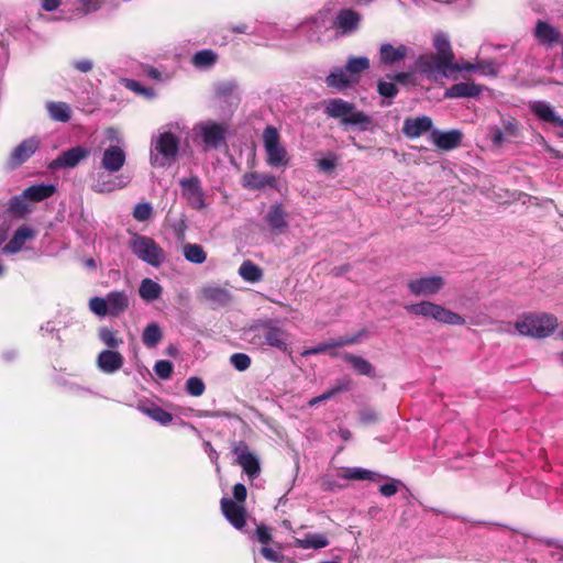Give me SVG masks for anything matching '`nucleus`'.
<instances>
[{
    "label": "nucleus",
    "instance_id": "nucleus-1",
    "mask_svg": "<svg viewBox=\"0 0 563 563\" xmlns=\"http://www.w3.org/2000/svg\"><path fill=\"white\" fill-rule=\"evenodd\" d=\"M185 130L186 125L181 121L169 122L157 130L151 139L152 166L167 167L176 161Z\"/></svg>",
    "mask_w": 563,
    "mask_h": 563
},
{
    "label": "nucleus",
    "instance_id": "nucleus-2",
    "mask_svg": "<svg viewBox=\"0 0 563 563\" xmlns=\"http://www.w3.org/2000/svg\"><path fill=\"white\" fill-rule=\"evenodd\" d=\"M433 46L437 54H426L418 58L417 68L429 78L437 79L443 76L450 65L454 62V53L446 34L438 33L433 38Z\"/></svg>",
    "mask_w": 563,
    "mask_h": 563
},
{
    "label": "nucleus",
    "instance_id": "nucleus-3",
    "mask_svg": "<svg viewBox=\"0 0 563 563\" xmlns=\"http://www.w3.org/2000/svg\"><path fill=\"white\" fill-rule=\"evenodd\" d=\"M514 327L519 335L543 339L554 332L558 319L554 314L547 312H527L517 318Z\"/></svg>",
    "mask_w": 563,
    "mask_h": 563
},
{
    "label": "nucleus",
    "instance_id": "nucleus-4",
    "mask_svg": "<svg viewBox=\"0 0 563 563\" xmlns=\"http://www.w3.org/2000/svg\"><path fill=\"white\" fill-rule=\"evenodd\" d=\"M227 133L228 125L213 120L200 121L191 130L192 142L206 152L221 147Z\"/></svg>",
    "mask_w": 563,
    "mask_h": 563
},
{
    "label": "nucleus",
    "instance_id": "nucleus-5",
    "mask_svg": "<svg viewBox=\"0 0 563 563\" xmlns=\"http://www.w3.org/2000/svg\"><path fill=\"white\" fill-rule=\"evenodd\" d=\"M405 309L409 314L426 320H433L449 325L465 324V319L461 314L432 301L410 303L405 306Z\"/></svg>",
    "mask_w": 563,
    "mask_h": 563
},
{
    "label": "nucleus",
    "instance_id": "nucleus-6",
    "mask_svg": "<svg viewBox=\"0 0 563 563\" xmlns=\"http://www.w3.org/2000/svg\"><path fill=\"white\" fill-rule=\"evenodd\" d=\"M250 342L257 346H272L283 352L287 351L289 334L283 328L267 321L255 324L249 331Z\"/></svg>",
    "mask_w": 563,
    "mask_h": 563
},
{
    "label": "nucleus",
    "instance_id": "nucleus-7",
    "mask_svg": "<svg viewBox=\"0 0 563 563\" xmlns=\"http://www.w3.org/2000/svg\"><path fill=\"white\" fill-rule=\"evenodd\" d=\"M129 306V295L124 290L110 291L106 297H92L89 300L90 310L99 317H119Z\"/></svg>",
    "mask_w": 563,
    "mask_h": 563
},
{
    "label": "nucleus",
    "instance_id": "nucleus-8",
    "mask_svg": "<svg viewBox=\"0 0 563 563\" xmlns=\"http://www.w3.org/2000/svg\"><path fill=\"white\" fill-rule=\"evenodd\" d=\"M324 112L330 118L340 119L343 125L365 126L371 122L364 112L355 110L353 103L340 98L328 100Z\"/></svg>",
    "mask_w": 563,
    "mask_h": 563
},
{
    "label": "nucleus",
    "instance_id": "nucleus-9",
    "mask_svg": "<svg viewBox=\"0 0 563 563\" xmlns=\"http://www.w3.org/2000/svg\"><path fill=\"white\" fill-rule=\"evenodd\" d=\"M263 146L266 154L265 162L268 166L278 168L289 164V155L282 144L280 135L275 126L268 125L263 131Z\"/></svg>",
    "mask_w": 563,
    "mask_h": 563
},
{
    "label": "nucleus",
    "instance_id": "nucleus-10",
    "mask_svg": "<svg viewBox=\"0 0 563 563\" xmlns=\"http://www.w3.org/2000/svg\"><path fill=\"white\" fill-rule=\"evenodd\" d=\"M133 254L151 266L158 267L165 261L163 249L151 238L135 234L130 241Z\"/></svg>",
    "mask_w": 563,
    "mask_h": 563
},
{
    "label": "nucleus",
    "instance_id": "nucleus-11",
    "mask_svg": "<svg viewBox=\"0 0 563 563\" xmlns=\"http://www.w3.org/2000/svg\"><path fill=\"white\" fill-rule=\"evenodd\" d=\"M344 479L351 481H371V482H380L386 478L387 482L380 485L379 493L385 497L394 496L401 485L399 479L386 477L379 473L362 468V467H350L344 471L341 475Z\"/></svg>",
    "mask_w": 563,
    "mask_h": 563
},
{
    "label": "nucleus",
    "instance_id": "nucleus-12",
    "mask_svg": "<svg viewBox=\"0 0 563 563\" xmlns=\"http://www.w3.org/2000/svg\"><path fill=\"white\" fill-rule=\"evenodd\" d=\"M126 162L125 144H108L100 155V168L107 173L115 174L122 169Z\"/></svg>",
    "mask_w": 563,
    "mask_h": 563
},
{
    "label": "nucleus",
    "instance_id": "nucleus-13",
    "mask_svg": "<svg viewBox=\"0 0 563 563\" xmlns=\"http://www.w3.org/2000/svg\"><path fill=\"white\" fill-rule=\"evenodd\" d=\"M444 285L445 280L442 276L430 275L410 279L407 287L413 296L429 297L437 295Z\"/></svg>",
    "mask_w": 563,
    "mask_h": 563
},
{
    "label": "nucleus",
    "instance_id": "nucleus-14",
    "mask_svg": "<svg viewBox=\"0 0 563 563\" xmlns=\"http://www.w3.org/2000/svg\"><path fill=\"white\" fill-rule=\"evenodd\" d=\"M130 183L128 177L114 176L103 169L91 174V189L98 194H109L124 188Z\"/></svg>",
    "mask_w": 563,
    "mask_h": 563
},
{
    "label": "nucleus",
    "instance_id": "nucleus-15",
    "mask_svg": "<svg viewBox=\"0 0 563 563\" xmlns=\"http://www.w3.org/2000/svg\"><path fill=\"white\" fill-rule=\"evenodd\" d=\"M233 453L236 456V463L243 468L250 479L258 476L261 467L260 461L254 453H252L244 442H239L233 448Z\"/></svg>",
    "mask_w": 563,
    "mask_h": 563
},
{
    "label": "nucleus",
    "instance_id": "nucleus-16",
    "mask_svg": "<svg viewBox=\"0 0 563 563\" xmlns=\"http://www.w3.org/2000/svg\"><path fill=\"white\" fill-rule=\"evenodd\" d=\"M179 185L183 196L194 209L201 210L206 208L205 194L197 177L183 178Z\"/></svg>",
    "mask_w": 563,
    "mask_h": 563
},
{
    "label": "nucleus",
    "instance_id": "nucleus-17",
    "mask_svg": "<svg viewBox=\"0 0 563 563\" xmlns=\"http://www.w3.org/2000/svg\"><path fill=\"white\" fill-rule=\"evenodd\" d=\"M89 150L82 146H75L63 152L58 157L51 162L49 168H74L80 161L85 159L89 155Z\"/></svg>",
    "mask_w": 563,
    "mask_h": 563
},
{
    "label": "nucleus",
    "instance_id": "nucleus-18",
    "mask_svg": "<svg viewBox=\"0 0 563 563\" xmlns=\"http://www.w3.org/2000/svg\"><path fill=\"white\" fill-rule=\"evenodd\" d=\"M97 367L104 374H113L122 368L124 357L121 353L114 350H102L96 360Z\"/></svg>",
    "mask_w": 563,
    "mask_h": 563
},
{
    "label": "nucleus",
    "instance_id": "nucleus-19",
    "mask_svg": "<svg viewBox=\"0 0 563 563\" xmlns=\"http://www.w3.org/2000/svg\"><path fill=\"white\" fill-rule=\"evenodd\" d=\"M201 299L208 302L212 308L223 307L230 303L231 292L218 285H207L200 290Z\"/></svg>",
    "mask_w": 563,
    "mask_h": 563
},
{
    "label": "nucleus",
    "instance_id": "nucleus-20",
    "mask_svg": "<svg viewBox=\"0 0 563 563\" xmlns=\"http://www.w3.org/2000/svg\"><path fill=\"white\" fill-rule=\"evenodd\" d=\"M531 112L542 122L550 123L563 129V119L559 117L553 106L543 100H536L529 103Z\"/></svg>",
    "mask_w": 563,
    "mask_h": 563
},
{
    "label": "nucleus",
    "instance_id": "nucleus-21",
    "mask_svg": "<svg viewBox=\"0 0 563 563\" xmlns=\"http://www.w3.org/2000/svg\"><path fill=\"white\" fill-rule=\"evenodd\" d=\"M221 509L224 517L235 529L240 530L245 526L246 510L243 505L236 504L229 498H222Z\"/></svg>",
    "mask_w": 563,
    "mask_h": 563
},
{
    "label": "nucleus",
    "instance_id": "nucleus-22",
    "mask_svg": "<svg viewBox=\"0 0 563 563\" xmlns=\"http://www.w3.org/2000/svg\"><path fill=\"white\" fill-rule=\"evenodd\" d=\"M40 143L41 142L37 136H32L22 141L11 153L10 164L13 167H16L26 162L36 152Z\"/></svg>",
    "mask_w": 563,
    "mask_h": 563
},
{
    "label": "nucleus",
    "instance_id": "nucleus-23",
    "mask_svg": "<svg viewBox=\"0 0 563 563\" xmlns=\"http://www.w3.org/2000/svg\"><path fill=\"white\" fill-rule=\"evenodd\" d=\"M361 21V15L352 10L344 9L339 12L334 21V26L341 32V34H350L357 30Z\"/></svg>",
    "mask_w": 563,
    "mask_h": 563
},
{
    "label": "nucleus",
    "instance_id": "nucleus-24",
    "mask_svg": "<svg viewBox=\"0 0 563 563\" xmlns=\"http://www.w3.org/2000/svg\"><path fill=\"white\" fill-rule=\"evenodd\" d=\"M538 42L547 47H552L560 40V32L550 23L538 20L533 31Z\"/></svg>",
    "mask_w": 563,
    "mask_h": 563
},
{
    "label": "nucleus",
    "instance_id": "nucleus-25",
    "mask_svg": "<svg viewBox=\"0 0 563 563\" xmlns=\"http://www.w3.org/2000/svg\"><path fill=\"white\" fill-rule=\"evenodd\" d=\"M137 410L162 426H167L173 420L172 413L150 400L139 401Z\"/></svg>",
    "mask_w": 563,
    "mask_h": 563
},
{
    "label": "nucleus",
    "instance_id": "nucleus-26",
    "mask_svg": "<svg viewBox=\"0 0 563 563\" xmlns=\"http://www.w3.org/2000/svg\"><path fill=\"white\" fill-rule=\"evenodd\" d=\"M35 238V231L26 225L20 227L8 244L4 245L2 252L5 254H15L20 252L24 244Z\"/></svg>",
    "mask_w": 563,
    "mask_h": 563
},
{
    "label": "nucleus",
    "instance_id": "nucleus-27",
    "mask_svg": "<svg viewBox=\"0 0 563 563\" xmlns=\"http://www.w3.org/2000/svg\"><path fill=\"white\" fill-rule=\"evenodd\" d=\"M431 137L437 147L443 151H451L461 144L462 133L459 130H451L448 132L434 130L431 133Z\"/></svg>",
    "mask_w": 563,
    "mask_h": 563
},
{
    "label": "nucleus",
    "instance_id": "nucleus-28",
    "mask_svg": "<svg viewBox=\"0 0 563 563\" xmlns=\"http://www.w3.org/2000/svg\"><path fill=\"white\" fill-rule=\"evenodd\" d=\"M409 53V47L399 44L394 46L393 44L385 43L380 45L379 48V59L383 64L394 65L400 60H402Z\"/></svg>",
    "mask_w": 563,
    "mask_h": 563
},
{
    "label": "nucleus",
    "instance_id": "nucleus-29",
    "mask_svg": "<svg viewBox=\"0 0 563 563\" xmlns=\"http://www.w3.org/2000/svg\"><path fill=\"white\" fill-rule=\"evenodd\" d=\"M242 185L247 189H262L266 186L274 187L276 177L267 173L250 172L242 177Z\"/></svg>",
    "mask_w": 563,
    "mask_h": 563
},
{
    "label": "nucleus",
    "instance_id": "nucleus-30",
    "mask_svg": "<svg viewBox=\"0 0 563 563\" xmlns=\"http://www.w3.org/2000/svg\"><path fill=\"white\" fill-rule=\"evenodd\" d=\"M432 128V120L429 117H419L413 119H407L404 122L402 132L410 139L419 137L424 132Z\"/></svg>",
    "mask_w": 563,
    "mask_h": 563
},
{
    "label": "nucleus",
    "instance_id": "nucleus-31",
    "mask_svg": "<svg viewBox=\"0 0 563 563\" xmlns=\"http://www.w3.org/2000/svg\"><path fill=\"white\" fill-rule=\"evenodd\" d=\"M483 87L474 82H459L444 92L445 98H473L482 93Z\"/></svg>",
    "mask_w": 563,
    "mask_h": 563
},
{
    "label": "nucleus",
    "instance_id": "nucleus-32",
    "mask_svg": "<svg viewBox=\"0 0 563 563\" xmlns=\"http://www.w3.org/2000/svg\"><path fill=\"white\" fill-rule=\"evenodd\" d=\"M357 78L352 77L347 69L344 67H335L325 78V84L335 89H344L352 84L356 82Z\"/></svg>",
    "mask_w": 563,
    "mask_h": 563
},
{
    "label": "nucleus",
    "instance_id": "nucleus-33",
    "mask_svg": "<svg viewBox=\"0 0 563 563\" xmlns=\"http://www.w3.org/2000/svg\"><path fill=\"white\" fill-rule=\"evenodd\" d=\"M163 295V287L161 284L152 278H144L139 286L140 298L150 303L158 300Z\"/></svg>",
    "mask_w": 563,
    "mask_h": 563
},
{
    "label": "nucleus",
    "instance_id": "nucleus-34",
    "mask_svg": "<svg viewBox=\"0 0 563 563\" xmlns=\"http://www.w3.org/2000/svg\"><path fill=\"white\" fill-rule=\"evenodd\" d=\"M265 220L274 231H282L288 225L287 213L280 203H275L269 208Z\"/></svg>",
    "mask_w": 563,
    "mask_h": 563
},
{
    "label": "nucleus",
    "instance_id": "nucleus-35",
    "mask_svg": "<svg viewBox=\"0 0 563 563\" xmlns=\"http://www.w3.org/2000/svg\"><path fill=\"white\" fill-rule=\"evenodd\" d=\"M294 545L300 549H322L329 545V540L321 533H308L303 538H296Z\"/></svg>",
    "mask_w": 563,
    "mask_h": 563
},
{
    "label": "nucleus",
    "instance_id": "nucleus-36",
    "mask_svg": "<svg viewBox=\"0 0 563 563\" xmlns=\"http://www.w3.org/2000/svg\"><path fill=\"white\" fill-rule=\"evenodd\" d=\"M23 192L27 200L38 202L51 197L55 192V186L44 184L33 185L26 188Z\"/></svg>",
    "mask_w": 563,
    "mask_h": 563
},
{
    "label": "nucleus",
    "instance_id": "nucleus-37",
    "mask_svg": "<svg viewBox=\"0 0 563 563\" xmlns=\"http://www.w3.org/2000/svg\"><path fill=\"white\" fill-rule=\"evenodd\" d=\"M218 59V54L212 49L198 51L191 57V63L197 69L206 70L211 68Z\"/></svg>",
    "mask_w": 563,
    "mask_h": 563
},
{
    "label": "nucleus",
    "instance_id": "nucleus-38",
    "mask_svg": "<svg viewBox=\"0 0 563 563\" xmlns=\"http://www.w3.org/2000/svg\"><path fill=\"white\" fill-rule=\"evenodd\" d=\"M46 110L52 120L67 122L70 119V107L66 102L49 101L46 103Z\"/></svg>",
    "mask_w": 563,
    "mask_h": 563
},
{
    "label": "nucleus",
    "instance_id": "nucleus-39",
    "mask_svg": "<svg viewBox=\"0 0 563 563\" xmlns=\"http://www.w3.org/2000/svg\"><path fill=\"white\" fill-rule=\"evenodd\" d=\"M343 358L351 364L356 373L368 377H375V371L372 364L361 356L344 354Z\"/></svg>",
    "mask_w": 563,
    "mask_h": 563
},
{
    "label": "nucleus",
    "instance_id": "nucleus-40",
    "mask_svg": "<svg viewBox=\"0 0 563 563\" xmlns=\"http://www.w3.org/2000/svg\"><path fill=\"white\" fill-rule=\"evenodd\" d=\"M239 275L245 282L254 284L258 283L263 278V271L260 266L247 260L241 264Z\"/></svg>",
    "mask_w": 563,
    "mask_h": 563
},
{
    "label": "nucleus",
    "instance_id": "nucleus-41",
    "mask_svg": "<svg viewBox=\"0 0 563 563\" xmlns=\"http://www.w3.org/2000/svg\"><path fill=\"white\" fill-rule=\"evenodd\" d=\"M163 339L161 327L156 322H152L145 327L142 333V342L148 347H155Z\"/></svg>",
    "mask_w": 563,
    "mask_h": 563
},
{
    "label": "nucleus",
    "instance_id": "nucleus-42",
    "mask_svg": "<svg viewBox=\"0 0 563 563\" xmlns=\"http://www.w3.org/2000/svg\"><path fill=\"white\" fill-rule=\"evenodd\" d=\"M183 255L186 261L192 264H202L207 260L203 247L197 243H187L183 246Z\"/></svg>",
    "mask_w": 563,
    "mask_h": 563
},
{
    "label": "nucleus",
    "instance_id": "nucleus-43",
    "mask_svg": "<svg viewBox=\"0 0 563 563\" xmlns=\"http://www.w3.org/2000/svg\"><path fill=\"white\" fill-rule=\"evenodd\" d=\"M354 342L353 339H341V340H331L329 342H325V343H320L311 349H307L305 350L301 355L302 356H309V355H314V354H321V353H325L334 347H338V346H343V345H349V344H352Z\"/></svg>",
    "mask_w": 563,
    "mask_h": 563
},
{
    "label": "nucleus",
    "instance_id": "nucleus-44",
    "mask_svg": "<svg viewBox=\"0 0 563 563\" xmlns=\"http://www.w3.org/2000/svg\"><path fill=\"white\" fill-rule=\"evenodd\" d=\"M369 59L365 56H350L346 60L345 68L352 77H356L358 79V75L368 69Z\"/></svg>",
    "mask_w": 563,
    "mask_h": 563
},
{
    "label": "nucleus",
    "instance_id": "nucleus-45",
    "mask_svg": "<svg viewBox=\"0 0 563 563\" xmlns=\"http://www.w3.org/2000/svg\"><path fill=\"white\" fill-rule=\"evenodd\" d=\"M350 379H340L338 382V385L334 386L333 388H331L330 390L323 393L322 395L318 396V397H314L312 398L310 401H309V405L310 406H314L321 401H324V400H328L330 399L331 397H333L334 395H336L340 391H343V390H347L350 388Z\"/></svg>",
    "mask_w": 563,
    "mask_h": 563
},
{
    "label": "nucleus",
    "instance_id": "nucleus-46",
    "mask_svg": "<svg viewBox=\"0 0 563 563\" xmlns=\"http://www.w3.org/2000/svg\"><path fill=\"white\" fill-rule=\"evenodd\" d=\"M98 335L102 343L110 350H113L123 343L122 339L118 338L117 332L107 327L101 328Z\"/></svg>",
    "mask_w": 563,
    "mask_h": 563
},
{
    "label": "nucleus",
    "instance_id": "nucleus-47",
    "mask_svg": "<svg viewBox=\"0 0 563 563\" xmlns=\"http://www.w3.org/2000/svg\"><path fill=\"white\" fill-rule=\"evenodd\" d=\"M124 86L129 90H131L137 95H142V96L146 97L147 99H152L155 97V91L152 88L142 86L141 82L137 80L126 79L124 81Z\"/></svg>",
    "mask_w": 563,
    "mask_h": 563
},
{
    "label": "nucleus",
    "instance_id": "nucleus-48",
    "mask_svg": "<svg viewBox=\"0 0 563 563\" xmlns=\"http://www.w3.org/2000/svg\"><path fill=\"white\" fill-rule=\"evenodd\" d=\"M230 364L239 372H244L251 366V357L245 353H234L230 356Z\"/></svg>",
    "mask_w": 563,
    "mask_h": 563
},
{
    "label": "nucleus",
    "instance_id": "nucleus-49",
    "mask_svg": "<svg viewBox=\"0 0 563 563\" xmlns=\"http://www.w3.org/2000/svg\"><path fill=\"white\" fill-rule=\"evenodd\" d=\"M205 383L199 377H189L186 382V390L189 395L199 397L205 393Z\"/></svg>",
    "mask_w": 563,
    "mask_h": 563
},
{
    "label": "nucleus",
    "instance_id": "nucleus-50",
    "mask_svg": "<svg viewBox=\"0 0 563 563\" xmlns=\"http://www.w3.org/2000/svg\"><path fill=\"white\" fill-rule=\"evenodd\" d=\"M456 71H477V63H452L442 77L450 78Z\"/></svg>",
    "mask_w": 563,
    "mask_h": 563
},
{
    "label": "nucleus",
    "instance_id": "nucleus-51",
    "mask_svg": "<svg viewBox=\"0 0 563 563\" xmlns=\"http://www.w3.org/2000/svg\"><path fill=\"white\" fill-rule=\"evenodd\" d=\"M27 198L24 197V192L20 196L12 197L9 203L10 210L16 214L25 213L29 210V207L25 202Z\"/></svg>",
    "mask_w": 563,
    "mask_h": 563
},
{
    "label": "nucleus",
    "instance_id": "nucleus-52",
    "mask_svg": "<svg viewBox=\"0 0 563 563\" xmlns=\"http://www.w3.org/2000/svg\"><path fill=\"white\" fill-rule=\"evenodd\" d=\"M152 213H153V208L147 202L137 203L133 210V217L137 221L148 220L151 218Z\"/></svg>",
    "mask_w": 563,
    "mask_h": 563
},
{
    "label": "nucleus",
    "instance_id": "nucleus-53",
    "mask_svg": "<svg viewBox=\"0 0 563 563\" xmlns=\"http://www.w3.org/2000/svg\"><path fill=\"white\" fill-rule=\"evenodd\" d=\"M173 364L172 362L169 361H166V360H161V361H157L154 365V372L155 374L162 378V379H167L170 377L172 373H173Z\"/></svg>",
    "mask_w": 563,
    "mask_h": 563
},
{
    "label": "nucleus",
    "instance_id": "nucleus-54",
    "mask_svg": "<svg viewBox=\"0 0 563 563\" xmlns=\"http://www.w3.org/2000/svg\"><path fill=\"white\" fill-rule=\"evenodd\" d=\"M477 71L484 76H496L499 71V66L492 60H478Z\"/></svg>",
    "mask_w": 563,
    "mask_h": 563
},
{
    "label": "nucleus",
    "instance_id": "nucleus-55",
    "mask_svg": "<svg viewBox=\"0 0 563 563\" xmlns=\"http://www.w3.org/2000/svg\"><path fill=\"white\" fill-rule=\"evenodd\" d=\"M377 90L385 98H394L398 93V89L393 81H378Z\"/></svg>",
    "mask_w": 563,
    "mask_h": 563
},
{
    "label": "nucleus",
    "instance_id": "nucleus-56",
    "mask_svg": "<svg viewBox=\"0 0 563 563\" xmlns=\"http://www.w3.org/2000/svg\"><path fill=\"white\" fill-rule=\"evenodd\" d=\"M76 3L81 5V10L84 14L95 12L100 9L99 0H76Z\"/></svg>",
    "mask_w": 563,
    "mask_h": 563
},
{
    "label": "nucleus",
    "instance_id": "nucleus-57",
    "mask_svg": "<svg viewBox=\"0 0 563 563\" xmlns=\"http://www.w3.org/2000/svg\"><path fill=\"white\" fill-rule=\"evenodd\" d=\"M336 163V157L330 154L328 157H323L318 161L317 166L322 172H331L334 169Z\"/></svg>",
    "mask_w": 563,
    "mask_h": 563
},
{
    "label": "nucleus",
    "instance_id": "nucleus-58",
    "mask_svg": "<svg viewBox=\"0 0 563 563\" xmlns=\"http://www.w3.org/2000/svg\"><path fill=\"white\" fill-rule=\"evenodd\" d=\"M106 140L109 144H124L123 137L120 132L114 128H108L104 131Z\"/></svg>",
    "mask_w": 563,
    "mask_h": 563
},
{
    "label": "nucleus",
    "instance_id": "nucleus-59",
    "mask_svg": "<svg viewBox=\"0 0 563 563\" xmlns=\"http://www.w3.org/2000/svg\"><path fill=\"white\" fill-rule=\"evenodd\" d=\"M360 421L363 424L374 423L377 421V413L371 408H365L360 411Z\"/></svg>",
    "mask_w": 563,
    "mask_h": 563
},
{
    "label": "nucleus",
    "instance_id": "nucleus-60",
    "mask_svg": "<svg viewBox=\"0 0 563 563\" xmlns=\"http://www.w3.org/2000/svg\"><path fill=\"white\" fill-rule=\"evenodd\" d=\"M256 538L261 543L268 544L272 540L271 530L265 526L257 527Z\"/></svg>",
    "mask_w": 563,
    "mask_h": 563
},
{
    "label": "nucleus",
    "instance_id": "nucleus-61",
    "mask_svg": "<svg viewBox=\"0 0 563 563\" xmlns=\"http://www.w3.org/2000/svg\"><path fill=\"white\" fill-rule=\"evenodd\" d=\"M73 67L80 73H88L92 69L93 63L90 59H79L71 63Z\"/></svg>",
    "mask_w": 563,
    "mask_h": 563
},
{
    "label": "nucleus",
    "instance_id": "nucleus-62",
    "mask_svg": "<svg viewBox=\"0 0 563 563\" xmlns=\"http://www.w3.org/2000/svg\"><path fill=\"white\" fill-rule=\"evenodd\" d=\"M261 553L266 560L272 562H280L283 560V554L267 547H263Z\"/></svg>",
    "mask_w": 563,
    "mask_h": 563
},
{
    "label": "nucleus",
    "instance_id": "nucleus-63",
    "mask_svg": "<svg viewBox=\"0 0 563 563\" xmlns=\"http://www.w3.org/2000/svg\"><path fill=\"white\" fill-rule=\"evenodd\" d=\"M247 496L246 487L238 483L233 486V497L238 503H244Z\"/></svg>",
    "mask_w": 563,
    "mask_h": 563
},
{
    "label": "nucleus",
    "instance_id": "nucleus-64",
    "mask_svg": "<svg viewBox=\"0 0 563 563\" xmlns=\"http://www.w3.org/2000/svg\"><path fill=\"white\" fill-rule=\"evenodd\" d=\"M389 78L402 85H408L409 82H411V74L409 73H398Z\"/></svg>",
    "mask_w": 563,
    "mask_h": 563
}]
</instances>
